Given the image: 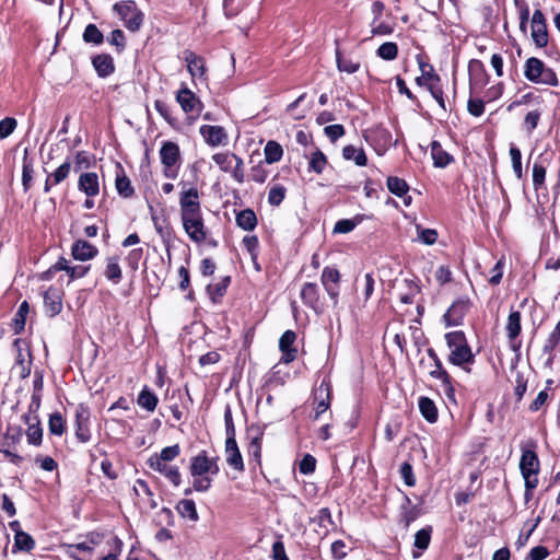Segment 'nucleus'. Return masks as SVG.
Instances as JSON below:
<instances>
[{"label": "nucleus", "mask_w": 560, "mask_h": 560, "mask_svg": "<svg viewBox=\"0 0 560 560\" xmlns=\"http://www.w3.org/2000/svg\"><path fill=\"white\" fill-rule=\"evenodd\" d=\"M178 203L183 228L188 237L198 244L205 242L207 229L201 211L200 194L197 187L183 184Z\"/></svg>", "instance_id": "nucleus-1"}, {"label": "nucleus", "mask_w": 560, "mask_h": 560, "mask_svg": "<svg viewBox=\"0 0 560 560\" xmlns=\"http://www.w3.org/2000/svg\"><path fill=\"white\" fill-rule=\"evenodd\" d=\"M218 457H210L206 451L199 452L190 459V475L194 478L192 488L198 492L210 489L212 478L219 472Z\"/></svg>", "instance_id": "nucleus-2"}, {"label": "nucleus", "mask_w": 560, "mask_h": 560, "mask_svg": "<svg viewBox=\"0 0 560 560\" xmlns=\"http://www.w3.org/2000/svg\"><path fill=\"white\" fill-rule=\"evenodd\" d=\"M445 340L450 349L448 361L452 364L464 368L465 364L474 362V354L463 331L447 332Z\"/></svg>", "instance_id": "nucleus-3"}, {"label": "nucleus", "mask_w": 560, "mask_h": 560, "mask_svg": "<svg viewBox=\"0 0 560 560\" xmlns=\"http://www.w3.org/2000/svg\"><path fill=\"white\" fill-rule=\"evenodd\" d=\"M520 469L525 480V501L533 498V491L538 486L539 459L534 451L526 450L522 453Z\"/></svg>", "instance_id": "nucleus-4"}, {"label": "nucleus", "mask_w": 560, "mask_h": 560, "mask_svg": "<svg viewBox=\"0 0 560 560\" xmlns=\"http://www.w3.org/2000/svg\"><path fill=\"white\" fill-rule=\"evenodd\" d=\"M524 77L536 84L557 86L558 78L551 68L536 57L528 58L524 63Z\"/></svg>", "instance_id": "nucleus-5"}, {"label": "nucleus", "mask_w": 560, "mask_h": 560, "mask_svg": "<svg viewBox=\"0 0 560 560\" xmlns=\"http://www.w3.org/2000/svg\"><path fill=\"white\" fill-rule=\"evenodd\" d=\"M212 160L222 172L230 173L236 183H244L245 168L240 156L231 152H218L212 155Z\"/></svg>", "instance_id": "nucleus-6"}, {"label": "nucleus", "mask_w": 560, "mask_h": 560, "mask_svg": "<svg viewBox=\"0 0 560 560\" xmlns=\"http://www.w3.org/2000/svg\"><path fill=\"white\" fill-rule=\"evenodd\" d=\"M159 155L163 164L164 176L168 179L176 178L180 166V151L178 144L172 141L164 142L160 149Z\"/></svg>", "instance_id": "nucleus-7"}, {"label": "nucleus", "mask_w": 560, "mask_h": 560, "mask_svg": "<svg viewBox=\"0 0 560 560\" xmlns=\"http://www.w3.org/2000/svg\"><path fill=\"white\" fill-rule=\"evenodd\" d=\"M114 10L124 20L125 26L128 30L136 32L140 28L143 22V14L140 11H138L135 2H118L114 5Z\"/></svg>", "instance_id": "nucleus-8"}, {"label": "nucleus", "mask_w": 560, "mask_h": 560, "mask_svg": "<svg viewBox=\"0 0 560 560\" xmlns=\"http://www.w3.org/2000/svg\"><path fill=\"white\" fill-rule=\"evenodd\" d=\"M176 101L191 120H195L203 108L201 101L186 86L177 92Z\"/></svg>", "instance_id": "nucleus-9"}, {"label": "nucleus", "mask_w": 560, "mask_h": 560, "mask_svg": "<svg viewBox=\"0 0 560 560\" xmlns=\"http://www.w3.org/2000/svg\"><path fill=\"white\" fill-rule=\"evenodd\" d=\"M331 404V384L330 381L324 378L322 383L314 389L313 405H314V419L318 420L319 417L327 411Z\"/></svg>", "instance_id": "nucleus-10"}, {"label": "nucleus", "mask_w": 560, "mask_h": 560, "mask_svg": "<svg viewBox=\"0 0 560 560\" xmlns=\"http://www.w3.org/2000/svg\"><path fill=\"white\" fill-rule=\"evenodd\" d=\"M199 133L211 148L225 147L229 143V135L222 126L202 125L199 128Z\"/></svg>", "instance_id": "nucleus-11"}, {"label": "nucleus", "mask_w": 560, "mask_h": 560, "mask_svg": "<svg viewBox=\"0 0 560 560\" xmlns=\"http://www.w3.org/2000/svg\"><path fill=\"white\" fill-rule=\"evenodd\" d=\"M147 464L150 469L163 475L174 487L180 486L182 475L177 466L160 462L158 457H149Z\"/></svg>", "instance_id": "nucleus-12"}, {"label": "nucleus", "mask_w": 560, "mask_h": 560, "mask_svg": "<svg viewBox=\"0 0 560 560\" xmlns=\"http://www.w3.org/2000/svg\"><path fill=\"white\" fill-rule=\"evenodd\" d=\"M532 38L539 48L547 46L548 32L546 20L540 10H536L532 16Z\"/></svg>", "instance_id": "nucleus-13"}, {"label": "nucleus", "mask_w": 560, "mask_h": 560, "mask_svg": "<svg viewBox=\"0 0 560 560\" xmlns=\"http://www.w3.org/2000/svg\"><path fill=\"white\" fill-rule=\"evenodd\" d=\"M296 335L293 330H285L279 340V349L282 352L281 362L288 364L296 359L298 349L294 347Z\"/></svg>", "instance_id": "nucleus-14"}, {"label": "nucleus", "mask_w": 560, "mask_h": 560, "mask_svg": "<svg viewBox=\"0 0 560 560\" xmlns=\"http://www.w3.org/2000/svg\"><path fill=\"white\" fill-rule=\"evenodd\" d=\"M468 308V301L459 300L453 303L444 315L446 326H459Z\"/></svg>", "instance_id": "nucleus-15"}, {"label": "nucleus", "mask_w": 560, "mask_h": 560, "mask_svg": "<svg viewBox=\"0 0 560 560\" xmlns=\"http://www.w3.org/2000/svg\"><path fill=\"white\" fill-rule=\"evenodd\" d=\"M44 307L46 314L54 317L62 310V296L58 289L49 288L44 294Z\"/></svg>", "instance_id": "nucleus-16"}, {"label": "nucleus", "mask_w": 560, "mask_h": 560, "mask_svg": "<svg viewBox=\"0 0 560 560\" xmlns=\"http://www.w3.org/2000/svg\"><path fill=\"white\" fill-rule=\"evenodd\" d=\"M225 459L229 466L237 471L244 470V462L235 439L225 441Z\"/></svg>", "instance_id": "nucleus-17"}, {"label": "nucleus", "mask_w": 560, "mask_h": 560, "mask_svg": "<svg viewBox=\"0 0 560 560\" xmlns=\"http://www.w3.org/2000/svg\"><path fill=\"white\" fill-rule=\"evenodd\" d=\"M79 190L83 191L88 197H95L100 192L98 176L96 173H83L78 182Z\"/></svg>", "instance_id": "nucleus-18"}, {"label": "nucleus", "mask_w": 560, "mask_h": 560, "mask_svg": "<svg viewBox=\"0 0 560 560\" xmlns=\"http://www.w3.org/2000/svg\"><path fill=\"white\" fill-rule=\"evenodd\" d=\"M24 422L28 425L26 430L27 442L33 445H39L42 443L43 430L39 424L37 415H24Z\"/></svg>", "instance_id": "nucleus-19"}, {"label": "nucleus", "mask_w": 560, "mask_h": 560, "mask_svg": "<svg viewBox=\"0 0 560 560\" xmlns=\"http://www.w3.org/2000/svg\"><path fill=\"white\" fill-rule=\"evenodd\" d=\"M468 72L471 86L482 88L488 83V75L485 70V66L480 60H470L468 65Z\"/></svg>", "instance_id": "nucleus-20"}, {"label": "nucleus", "mask_w": 560, "mask_h": 560, "mask_svg": "<svg viewBox=\"0 0 560 560\" xmlns=\"http://www.w3.org/2000/svg\"><path fill=\"white\" fill-rule=\"evenodd\" d=\"M71 253L74 259L85 261L94 258L98 250L91 243L83 240H78L73 243Z\"/></svg>", "instance_id": "nucleus-21"}, {"label": "nucleus", "mask_w": 560, "mask_h": 560, "mask_svg": "<svg viewBox=\"0 0 560 560\" xmlns=\"http://www.w3.org/2000/svg\"><path fill=\"white\" fill-rule=\"evenodd\" d=\"M184 59L192 78H203L206 73V65L202 57L196 55L194 51L186 50L184 52Z\"/></svg>", "instance_id": "nucleus-22"}, {"label": "nucleus", "mask_w": 560, "mask_h": 560, "mask_svg": "<svg viewBox=\"0 0 560 560\" xmlns=\"http://www.w3.org/2000/svg\"><path fill=\"white\" fill-rule=\"evenodd\" d=\"M521 313L518 311H512L508 317L505 330L508 338L514 350H517L520 346L515 345L516 338L521 334Z\"/></svg>", "instance_id": "nucleus-23"}, {"label": "nucleus", "mask_w": 560, "mask_h": 560, "mask_svg": "<svg viewBox=\"0 0 560 560\" xmlns=\"http://www.w3.org/2000/svg\"><path fill=\"white\" fill-rule=\"evenodd\" d=\"M115 186L118 194L124 198H129L135 192L130 179L127 177L122 166L119 163L116 164Z\"/></svg>", "instance_id": "nucleus-24"}, {"label": "nucleus", "mask_w": 560, "mask_h": 560, "mask_svg": "<svg viewBox=\"0 0 560 560\" xmlns=\"http://www.w3.org/2000/svg\"><path fill=\"white\" fill-rule=\"evenodd\" d=\"M431 156L435 167H445L453 162V156L443 150L438 141L431 143Z\"/></svg>", "instance_id": "nucleus-25"}, {"label": "nucleus", "mask_w": 560, "mask_h": 560, "mask_svg": "<svg viewBox=\"0 0 560 560\" xmlns=\"http://www.w3.org/2000/svg\"><path fill=\"white\" fill-rule=\"evenodd\" d=\"M429 375L433 378L441 381V388L443 394L448 400L455 402V389L452 385V378L448 375V373L445 370H443L440 372H429Z\"/></svg>", "instance_id": "nucleus-26"}, {"label": "nucleus", "mask_w": 560, "mask_h": 560, "mask_svg": "<svg viewBox=\"0 0 560 560\" xmlns=\"http://www.w3.org/2000/svg\"><path fill=\"white\" fill-rule=\"evenodd\" d=\"M92 63L100 77L105 78L114 72V62L109 55H97L92 59Z\"/></svg>", "instance_id": "nucleus-27"}, {"label": "nucleus", "mask_w": 560, "mask_h": 560, "mask_svg": "<svg viewBox=\"0 0 560 560\" xmlns=\"http://www.w3.org/2000/svg\"><path fill=\"white\" fill-rule=\"evenodd\" d=\"M342 156L347 161H353L358 166H365L368 158L362 148L349 144L342 149Z\"/></svg>", "instance_id": "nucleus-28"}, {"label": "nucleus", "mask_w": 560, "mask_h": 560, "mask_svg": "<svg viewBox=\"0 0 560 560\" xmlns=\"http://www.w3.org/2000/svg\"><path fill=\"white\" fill-rule=\"evenodd\" d=\"M104 275L107 278L108 281H110L114 284H117L120 282L122 278V271L118 262L117 257H108L106 259V267L104 270Z\"/></svg>", "instance_id": "nucleus-29"}, {"label": "nucleus", "mask_w": 560, "mask_h": 560, "mask_svg": "<svg viewBox=\"0 0 560 560\" xmlns=\"http://www.w3.org/2000/svg\"><path fill=\"white\" fill-rule=\"evenodd\" d=\"M176 511L178 512V514L182 517L187 518L191 522H197L199 518L197 509H196V504L192 500H189V499L180 500L176 505Z\"/></svg>", "instance_id": "nucleus-30"}, {"label": "nucleus", "mask_w": 560, "mask_h": 560, "mask_svg": "<svg viewBox=\"0 0 560 560\" xmlns=\"http://www.w3.org/2000/svg\"><path fill=\"white\" fill-rule=\"evenodd\" d=\"M419 409L423 418L433 423L438 420V409L433 400L428 397H420Z\"/></svg>", "instance_id": "nucleus-31"}, {"label": "nucleus", "mask_w": 560, "mask_h": 560, "mask_svg": "<svg viewBox=\"0 0 560 560\" xmlns=\"http://www.w3.org/2000/svg\"><path fill=\"white\" fill-rule=\"evenodd\" d=\"M137 402L141 408L145 409L149 412H152L155 410L159 399L153 392H151L147 387H144L140 392Z\"/></svg>", "instance_id": "nucleus-32"}, {"label": "nucleus", "mask_w": 560, "mask_h": 560, "mask_svg": "<svg viewBox=\"0 0 560 560\" xmlns=\"http://www.w3.org/2000/svg\"><path fill=\"white\" fill-rule=\"evenodd\" d=\"M236 223L241 229L245 231L254 230L257 225V218L255 212L250 209L242 210L236 215Z\"/></svg>", "instance_id": "nucleus-33"}, {"label": "nucleus", "mask_w": 560, "mask_h": 560, "mask_svg": "<svg viewBox=\"0 0 560 560\" xmlns=\"http://www.w3.org/2000/svg\"><path fill=\"white\" fill-rule=\"evenodd\" d=\"M265 162L268 164L277 163L282 159V147L276 141H268L264 149Z\"/></svg>", "instance_id": "nucleus-34"}, {"label": "nucleus", "mask_w": 560, "mask_h": 560, "mask_svg": "<svg viewBox=\"0 0 560 560\" xmlns=\"http://www.w3.org/2000/svg\"><path fill=\"white\" fill-rule=\"evenodd\" d=\"M301 298L305 304L315 308L318 301V289L315 283H305L301 290Z\"/></svg>", "instance_id": "nucleus-35"}, {"label": "nucleus", "mask_w": 560, "mask_h": 560, "mask_svg": "<svg viewBox=\"0 0 560 560\" xmlns=\"http://www.w3.org/2000/svg\"><path fill=\"white\" fill-rule=\"evenodd\" d=\"M35 546L34 539L23 530H16L14 536V547L18 550L31 551Z\"/></svg>", "instance_id": "nucleus-36"}, {"label": "nucleus", "mask_w": 560, "mask_h": 560, "mask_svg": "<svg viewBox=\"0 0 560 560\" xmlns=\"http://www.w3.org/2000/svg\"><path fill=\"white\" fill-rule=\"evenodd\" d=\"M28 312L30 305L26 301H23L20 304L19 310L13 319L15 334H20L23 331Z\"/></svg>", "instance_id": "nucleus-37"}, {"label": "nucleus", "mask_w": 560, "mask_h": 560, "mask_svg": "<svg viewBox=\"0 0 560 560\" xmlns=\"http://www.w3.org/2000/svg\"><path fill=\"white\" fill-rule=\"evenodd\" d=\"M387 188L392 194L398 197H404L407 194L409 187L404 179L389 176L387 178Z\"/></svg>", "instance_id": "nucleus-38"}, {"label": "nucleus", "mask_w": 560, "mask_h": 560, "mask_svg": "<svg viewBox=\"0 0 560 560\" xmlns=\"http://www.w3.org/2000/svg\"><path fill=\"white\" fill-rule=\"evenodd\" d=\"M336 61L338 70L342 72L354 73L360 68L359 61L343 58L338 49L336 50Z\"/></svg>", "instance_id": "nucleus-39"}, {"label": "nucleus", "mask_w": 560, "mask_h": 560, "mask_svg": "<svg viewBox=\"0 0 560 560\" xmlns=\"http://www.w3.org/2000/svg\"><path fill=\"white\" fill-rule=\"evenodd\" d=\"M27 153V149H25L22 166V184L25 191L30 189L33 179V163L28 160Z\"/></svg>", "instance_id": "nucleus-40"}, {"label": "nucleus", "mask_w": 560, "mask_h": 560, "mask_svg": "<svg viewBox=\"0 0 560 560\" xmlns=\"http://www.w3.org/2000/svg\"><path fill=\"white\" fill-rule=\"evenodd\" d=\"M93 546L88 541L69 545L68 555L78 560H83V553H91Z\"/></svg>", "instance_id": "nucleus-41"}, {"label": "nucleus", "mask_w": 560, "mask_h": 560, "mask_svg": "<svg viewBox=\"0 0 560 560\" xmlns=\"http://www.w3.org/2000/svg\"><path fill=\"white\" fill-rule=\"evenodd\" d=\"M180 454V447L178 444H174L172 446H166L162 448L159 454H153L150 457H158L160 462L170 463L174 460Z\"/></svg>", "instance_id": "nucleus-42"}, {"label": "nucleus", "mask_w": 560, "mask_h": 560, "mask_svg": "<svg viewBox=\"0 0 560 560\" xmlns=\"http://www.w3.org/2000/svg\"><path fill=\"white\" fill-rule=\"evenodd\" d=\"M66 421L62 418L61 413L55 412L50 416L48 428L49 432L54 435H62L65 432Z\"/></svg>", "instance_id": "nucleus-43"}, {"label": "nucleus", "mask_w": 560, "mask_h": 560, "mask_svg": "<svg viewBox=\"0 0 560 560\" xmlns=\"http://www.w3.org/2000/svg\"><path fill=\"white\" fill-rule=\"evenodd\" d=\"M510 156L512 162V168L515 176L521 179L523 177V167H522V153L520 149L515 145L510 147Z\"/></svg>", "instance_id": "nucleus-44"}, {"label": "nucleus", "mask_w": 560, "mask_h": 560, "mask_svg": "<svg viewBox=\"0 0 560 560\" xmlns=\"http://www.w3.org/2000/svg\"><path fill=\"white\" fill-rule=\"evenodd\" d=\"M83 39L86 43L98 45L103 43L104 36L102 32L94 24H89L83 33Z\"/></svg>", "instance_id": "nucleus-45"}, {"label": "nucleus", "mask_w": 560, "mask_h": 560, "mask_svg": "<svg viewBox=\"0 0 560 560\" xmlns=\"http://www.w3.org/2000/svg\"><path fill=\"white\" fill-rule=\"evenodd\" d=\"M398 55V47L393 42L382 44L377 48V56L384 60H394Z\"/></svg>", "instance_id": "nucleus-46"}, {"label": "nucleus", "mask_w": 560, "mask_h": 560, "mask_svg": "<svg viewBox=\"0 0 560 560\" xmlns=\"http://www.w3.org/2000/svg\"><path fill=\"white\" fill-rule=\"evenodd\" d=\"M326 164L327 159L325 154L322 151L316 150L311 156L310 168L315 173L320 174L324 171Z\"/></svg>", "instance_id": "nucleus-47"}, {"label": "nucleus", "mask_w": 560, "mask_h": 560, "mask_svg": "<svg viewBox=\"0 0 560 560\" xmlns=\"http://www.w3.org/2000/svg\"><path fill=\"white\" fill-rule=\"evenodd\" d=\"M560 343V319L548 336L544 345V351L550 353Z\"/></svg>", "instance_id": "nucleus-48"}, {"label": "nucleus", "mask_w": 560, "mask_h": 560, "mask_svg": "<svg viewBox=\"0 0 560 560\" xmlns=\"http://www.w3.org/2000/svg\"><path fill=\"white\" fill-rule=\"evenodd\" d=\"M546 179V167L539 163H535L533 166V186L535 190H539L544 187Z\"/></svg>", "instance_id": "nucleus-49"}, {"label": "nucleus", "mask_w": 560, "mask_h": 560, "mask_svg": "<svg viewBox=\"0 0 560 560\" xmlns=\"http://www.w3.org/2000/svg\"><path fill=\"white\" fill-rule=\"evenodd\" d=\"M285 188L282 185H275L269 189L268 202L271 206H279L285 197Z\"/></svg>", "instance_id": "nucleus-50"}, {"label": "nucleus", "mask_w": 560, "mask_h": 560, "mask_svg": "<svg viewBox=\"0 0 560 560\" xmlns=\"http://www.w3.org/2000/svg\"><path fill=\"white\" fill-rule=\"evenodd\" d=\"M431 539V528H422L415 535V547L420 550H425L429 547Z\"/></svg>", "instance_id": "nucleus-51"}, {"label": "nucleus", "mask_w": 560, "mask_h": 560, "mask_svg": "<svg viewBox=\"0 0 560 560\" xmlns=\"http://www.w3.org/2000/svg\"><path fill=\"white\" fill-rule=\"evenodd\" d=\"M71 164L69 161L63 162L49 177L52 179L54 185L63 182L70 174Z\"/></svg>", "instance_id": "nucleus-52"}, {"label": "nucleus", "mask_w": 560, "mask_h": 560, "mask_svg": "<svg viewBox=\"0 0 560 560\" xmlns=\"http://www.w3.org/2000/svg\"><path fill=\"white\" fill-rule=\"evenodd\" d=\"M405 283L408 287V291L404 294H400L399 300L404 304H411L415 302L416 296L419 294L420 288L412 281L405 280Z\"/></svg>", "instance_id": "nucleus-53"}, {"label": "nucleus", "mask_w": 560, "mask_h": 560, "mask_svg": "<svg viewBox=\"0 0 560 560\" xmlns=\"http://www.w3.org/2000/svg\"><path fill=\"white\" fill-rule=\"evenodd\" d=\"M421 68L422 74L416 79V83L419 86H424L425 89H428L430 86V83L434 84L435 82H441L440 77L432 70L425 71L424 66H422Z\"/></svg>", "instance_id": "nucleus-54"}, {"label": "nucleus", "mask_w": 560, "mask_h": 560, "mask_svg": "<svg viewBox=\"0 0 560 560\" xmlns=\"http://www.w3.org/2000/svg\"><path fill=\"white\" fill-rule=\"evenodd\" d=\"M18 126L16 119L7 117L0 120V139H5L13 133Z\"/></svg>", "instance_id": "nucleus-55"}, {"label": "nucleus", "mask_w": 560, "mask_h": 560, "mask_svg": "<svg viewBox=\"0 0 560 560\" xmlns=\"http://www.w3.org/2000/svg\"><path fill=\"white\" fill-rule=\"evenodd\" d=\"M541 116V110L534 109L528 112L524 118V126L528 133H532L534 129H536L538 121Z\"/></svg>", "instance_id": "nucleus-56"}, {"label": "nucleus", "mask_w": 560, "mask_h": 560, "mask_svg": "<svg viewBox=\"0 0 560 560\" xmlns=\"http://www.w3.org/2000/svg\"><path fill=\"white\" fill-rule=\"evenodd\" d=\"M358 221L352 219H342L336 222L334 233L346 234L350 233L357 226Z\"/></svg>", "instance_id": "nucleus-57"}, {"label": "nucleus", "mask_w": 560, "mask_h": 560, "mask_svg": "<svg viewBox=\"0 0 560 560\" xmlns=\"http://www.w3.org/2000/svg\"><path fill=\"white\" fill-rule=\"evenodd\" d=\"M428 91L430 92L431 96L436 101L439 106L446 110L445 101L443 97V89L441 86V82L430 83V86L428 88Z\"/></svg>", "instance_id": "nucleus-58"}, {"label": "nucleus", "mask_w": 560, "mask_h": 560, "mask_svg": "<svg viewBox=\"0 0 560 560\" xmlns=\"http://www.w3.org/2000/svg\"><path fill=\"white\" fill-rule=\"evenodd\" d=\"M267 177H268V172L265 168V165L262 162L258 163L257 165H255L250 168V178L255 183L262 184L266 182Z\"/></svg>", "instance_id": "nucleus-59"}, {"label": "nucleus", "mask_w": 560, "mask_h": 560, "mask_svg": "<svg viewBox=\"0 0 560 560\" xmlns=\"http://www.w3.org/2000/svg\"><path fill=\"white\" fill-rule=\"evenodd\" d=\"M315 467L316 459L310 454H306L299 464V469L304 475L312 474L315 470Z\"/></svg>", "instance_id": "nucleus-60"}, {"label": "nucleus", "mask_w": 560, "mask_h": 560, "mask_svg": "<svg viewBox=\"0 0 560 560\" xmlns=\"http://www.w3.org/2000/svg\"><path fill=\"white\" fill-rule=\"evenodd\" d=\"M549 395L546 389L540 390L536 398L529 405V410L533 412L539 411L548 401Z\"/></svg>", "instance_id": "nucleus-61"}, {"label": "nucleus", "mask_w": 560, "mask_h": 560, "mask_svg": "<svg viewBox=\"0 0 560 560\" xmlns=\"http://www.w3.org/2000/svg\"><path fill=\"white\" fill-rule=\"evenodd\" d=\"M322 283H338L340 273L336 268L326 267L322 272Z\"/></svg>", "instance_id": "nucleus-62"}, {"label": "nucleus", "mask_w": 560, "mask_h": 560, "mask_svg": "<svg viewBox=\"0 0 560 560\" xmlns=\"http://www.w3.org/2000/svg\"><path fill=\"white\" fill-rule=\"evenodd\" d=\"M325 135L335 142L345 135V128L342 125L336 124L325 127Z\"/></svg>", "instance_id": "nucleus-63"}, {"label": "nucleus", "mask_w": 560, "mask_h": 560, "mask_svg": "<svg viewBox=\"0 0 560 560\" xmlns=\"http://www.w3.org/2000/svg\"><path fill=\"white\" fill-rule=\"evenodd\" d=\"M419 240L425 245H433L438 240V232L433 229H418Z\"/></svg>", "instance_id": "nucleus-64"}]
</instances>
